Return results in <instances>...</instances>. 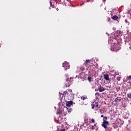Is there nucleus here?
<instances>
[{"label":"nucleus","instance_id":"9","mask_svg":"<svg viewBox=\"0 0 131 131\" xmlns=\"http://www.w3.org/2000/svg\"><path fill=\"white\" fill-rule=\"evenodd\" d=\"M81 100H85V99H86V96H82V97H81Z\"/></svg>","mask_w":131,"mask_h":131},{"label":"nucleus","instance_id":"18","mask_svg":"<svg viewBox=\"0 0 131 131\" xmlns=\"http://www.w3.org/2000/svg\"><path fill=\"white\" fill-rule=\"evenodd\" d=\"M68 79H68V80H67V82H69V80H68Z\"/></svg>","mask_w":131,"mask_h":131},{"label":"nucleus","instance_id":"6","mask_svg":"<svg viewBox=\"0 0 131 131\" xmlns=\"http://www.w3.org/2000/svg\"><path fill=\"white\" fill-rule=\"evenodd\" d=\"M104 78L105 80H109V75H108L107 74H104Z\"/></svg>","mask_w":131,"mask_h":131},{"label":"nucleus","instance_id":"1","mask_svg":"<svg viewBox=\"0 0 131 131\" xmlns=\"http://www.w3.org/2000/svg\"><path fill=\"white\" fill-rule=\"evenodd\" d=\"M108 125H109V122L107 121V117H104L103 122L101 126H102V127H104L105 129H106V128H108Z\"/></svg>","mask_w":131,"mask_h":131},{"label":"nucleus","instance_id":"8","mask_svg":"<svg viewBox=\"0 0 131 131\" xmlns=\"http://www.w3.org/2000/svg\"><path fill=\"white\" fill-rule=\"evenodd\" d=\"M118 18V17H117V16H116V15L112 17L113 20H117Z\"/></svg>","mask_w":131,"mask_h":131},{"label":"nucleus","instance_id":"17","mask_svg":"<svg viewBox=\"0 0 131 131\" xmlns=\"http://www.w3.org/2000/svg\"><path fill=\"white\" fill-rule=\"evenodd\" d=\"M60 131H65V129H62L60 130Z\"/></svg>","mask_w":131,"mask_h":131},{"label":"nucleus","instance_id":"12","mask_svg":"<svg viewBox=\"0 0 131 131\" xmlns=\"http://www.w3.org/2000/svg\"><path fill=\"white\" fill-rule=\"evenodd\" d=\"M117 80H118L119 81V80H120V77H118L117 78Z\"/></svg>","mask_w":131,"mask_h":131},{"label":"nucleus","instance_id":"10","mask_svg":"<svg viewBox=\"0 0 131 131\" xmlns=\"http://www.w3.org/2000/svg\"><path fill=\"white\" fill-rule=\"evenodd\" d=\"M127 97L128 98H129V99H131V94L129 93L127 94Z\"/></svg>","mask_w":131,"mask_h":131},{"label":"nucleus","instance_id":"2","mask_svg":"<svg viewBox=\"0 0 131 131\" xmlns=\"http://www.w3.org/2000/svg\"><path fill=\"white\" fill-rule=\"evenodd\" d=\"M98 105L97 102H94L93 104H92V108L94 109L95 108V110L97 111L100 107H98Z\"/></svg>","mask_w":131,"mask_h":131},{"label":"nucleus","instance_id":"4","mask_svg":"<svg viewBox=\"0 0 131 131\" xmlns=\"http://www.w3.org/2000/svg\"><path fill=\"white\" fill-rule=\"evenodd\" d=\"M72 101H68L66 102L67 107H70V106L72 105Z\"/></svg>","mask_w":131,"mask_h":131},{"label":"nucleus","instance_id":"20","mask_svg":"<svg viewBox=\"0 0 131 131\" xmlns=\"http://www.w3.org/2000/svg\"><path fill=\"white\" fill-rule=\"evenodd\" d=\"M94 126H96V124H94Z\"/></svg>","mask_w":131,"mask_h":131},{"label":"nucleus","instance_id":"19","mask_svg":"<svg viewBox=\"0 0 131 131\" xmlns=\"http://www.w3.org/2000/svg\"><path fill=\"white\" fill-rule=\"evenodd\" d=\"M101 117H104V116H103V115H102L101 116Z\"/></svg>","mask_w":131,"mask_h":131},{"label":"nucleus","instance_id":"5","mask_svg":"<svg viewBox=\"0 0 131 131\" xmlns=\"http://www.w3.org/2000/svg\"><path fill=\"white\" fill-rule=\"evenodd\" d=\"M105 90H106V89L105 88H103V87H102V86H100L98 88V91L100 93H101L102 92H104V91H105Z\"/></svg>","mask_w":131,"mask_h":131},{"label":"nucleus","instance_id":"7","mask_svg":"<svg viewBox=\"0 0 131 131\" xmlns=\"http://www.w3.org/2000/svg\"><path fill=\"white\" fill-rule=\"evenodd\" d=\"M92 79L93 77L90 76L88 77V80H89V82H92V81H93Z\"/></svg>","mask_w":131,"mask_h":131},{"label":"nucleus","instance_id":"21","mask_svg":"<svg viewBox=\"0 0 131 131\" xmlns=\"http://www.w3.org/2000/svg\"><path fill=\"white\" fill-rule=\"evenodd\" d=\"M125 22H126V20H125Z\"/></svg>","mask_w":131,"mask_h":131},{"label":"nucleus","instance_id":"16","mask_svg":"<svg viewBox=\"0 0 131 131\" xmlns=\"http://www.w3.org/2000/svg\"><path fill=\"white\" fill-rule=\"evenodd\" d=\"M69 92H70V93H72V90H69Z\"/></svg>","mask_w":131,"mask_h":131},{"label":"nucleus","instance_id":"3","mask_svg":"<svg viewBox=\"0 0 131 131\" xmlns=\"http://www.w3.org/2000/svg\"><path fill=\"white\" fill-rule=\"evenodd\" d=\"M62 67H64L65 69H69V68L70 67V66H69L68 62L65 61L62 64Z\"/></svg>","mask_w":131,"mask_h":131},{"label":"nucleus","instance_id":"15","mask_svg":"<svg viewBox=\"0 0 131 131\" xmlns=\"http://www.w3.org/2000/svg\"><path fill=\"white\" fill-rule=\"evenodd\" d=\"M128 78H129V79H131V76H129L128 77Z\"/></svg>","mask_w":131,"mask_h":131},{"label":"nucleus","instance_id":"13","mask_svg":"<svg viewBox=\"0 0 131 131\" xmlns=\"http://www.w3.org/2000/svg\"><path fill=\"white\" fill-rule=\"evenodd\" d=\"M91 129H92V130H94V129H95L94 126H92Z\"/></svg>","mask_w":131,"mask_h":131},{"label":"nucleus","instance_id":"14","mask_svg":"<svg viewBox=\"0 0 131 131\" xmlns=\"http://www.w3.org/2000/svg\"><path fill=\"white\" fill-rule=\"evenodd\" d=\"M86 63H90V60H86Z\"/></svg>","mask_w":131,"mask_h":131},{"label":"nucleus","instance_id":"11","mask_svg":"<svg viewBox=\"0 0 131 131\" xmlns=\"http://www.w3.org/2000/svg\"><path fill=\"white\" fill-rule=\"evenodd\" d=\"M91 121H92V122L93 123H94V122H95V120H94V119H92L91 120Z\"/></svg>","mask_w":131,"mask_h":131}]
</instances>
